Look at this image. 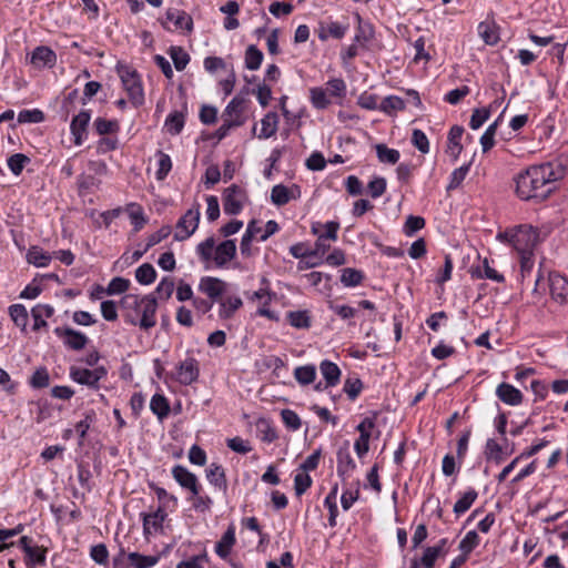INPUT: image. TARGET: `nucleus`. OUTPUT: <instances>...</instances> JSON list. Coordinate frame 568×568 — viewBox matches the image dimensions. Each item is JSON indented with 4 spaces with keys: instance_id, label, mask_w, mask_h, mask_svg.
Masks as SVG:
<instances>
[{
    "instance_id": "c756f323",
    "label": "nucleus",
    "mask_w": 568,
    "mask_h": 568,
    "mask_svg": "<svg viewBox=\"0 0 568 568\" xmlns=\"http://www.w3.org/2000/svg\"><path fill=\"white\" fill-rule=\"evenodd\" d=\"M54 310L51 305L48 304H38L31 310V315L34 320L33 329L39 331L42 327H45L48 323L44 321V317L49 318L53 315Z\"/></svg>"
},
{
    "instance_id": "dca6fc26",
    "label": "nucleus",
    "mask_w": 568,
    "mask_h": 568,
    "mask_svg": "<svg viewBox=\"0 0 568 568\" xmlns=\"http://www.w3.org/2000/svg\"><path fill=\"white\" fill-rule=\"evenodd\" d=\"M90 119L91 113L89 110H82L72 119L70 130L73 135V142L75 145H81L83 143V138L87 133Z\"/></svg>"
},
{
    "instance_id": "393cba45",
    "label": "nucleus",
    "mask_w": 568,
    "mask_h": 568,
    "mask_svg": "<svg viewBox=\"0 0 568 568\" xmlns=\"http://www.w3.org/2000/svg\"><path fill=\"white\" fill-rule=\"evenodd\" d=\"M464 134V128L460 125H453L447 136V152L456 160L463 151L460 143Z\"/></svg>"
},
{
    "instance_id": "ea45409f",
    "label": "nucleus",
    "mask_w": 568,
    "mask_h": 568,
    "mask_svg": "<svg viewBox=\"0 0 568 568\" xmlns=\"http://www.w3.org/2000/svg\"><path fill=\"white\" fill-rule=\"evenodd\" d=\"M128 559L134 568H151L159 561L156 556H145L140 552H129Z\"/></svg>"
},
{
    "instance_id": "bf43d9fd",
    "label": "nucleus",
    "mask_w": 568,
    "mask_h": 568,
    "mask_svg": "<svg viewBox=\"0 0 568 568\" xmlns=\"http://www.w3.org/2000/svg\"><path fill=\"white\" fill-rule=\"evenodd\" d=\"M497 128H498V120H496L495 122L489 124L488 128L486 129V131L484 132V134L481 135L480 144H481V149H483L484 153L491 150L493 146L495 145V134L497 132Z\"/></svg>"
},
{
    "instance_id": "6e6d98bb",
    "label": "nucleus",
    "mask_w": 568,
    "mask_h": 568,
    "mask_svg": "<svg viewBox=\"0 0 568 568\" xmlns=\"http://www.w3.org/2000/svg\"><path fill=\"white\" fill-rule=\"evenodd\" d=\"M271 200L277 206L287 204L291 200L290 190L283 184L274 185L271 192Z\"/></svg>"
},
{
    "instance_id": "0e129e2a",
    "label": "nucleus",
    "mask_w": 568,
    "mask_h": 568,
    "mask_svg": "<svg viewBox=\"0 0 568 568\" xmlns=\"http://www.w3.org/2000/svg\"><path fill=\"white\" fill-rule=\"evenodd\" d=\"M412 143L413 145L423 154H426L429 152V141L426 134L419 130L414 129L412 134Z\"/></svg>"
},
{
    "instance_id": "1a4fd4ad",
    "label": "nucleus",
    "mask_w": 568,
    "mask_h": 568,
    "mask_svg": "<svg viewBox=\"0 0 568 568\" xmlns=\"http://www.w3.org/2000/svg\"><path fill=\"white\" fill-rule=\"evenodd\" d=\"M336 457L337 475L344 484H347L356 469L355 460L351 455L349 442L346 440L342 446H339Z\"/></svg>"
},
{
    "instance_id": "9b49d317",
    "label": "nucleus",
    "mask_w": 568,
    "mask_h": 568,
    "mask_svg": "<svg viewBox=\"0 0 568 568\" xmlns=\"http://www.w3.org/2000/svg\"><path fill=\"white\" fill-rule=\"evenodd\" d=\"M548 282L551 298L560 305L567 304L568 278L557 272H551L549 273Z\"/></svg>"
},
{
    "instance_id": "423d86ee",
    "label": "nucleus",
    "mask_w": 568,
    "mask_h": 568,
    "mask_svg": "<svg viewBox=\"0 0 568 568\" xmlns=\"http://www.w3.org/2000/svg\"><path fill=\"white\" fill-rule=\"evenodd\" d=\"M200 216V204L196 203L179 219L175 225L174 240L182 242L189 239L196 231Z\"/></svg>"
},
{
    "instance_id": "4be33fe9",
    "label": "nucleus",
    "mask_w": 568,
    "mask_h": 568,
    "mask_svg": "<svg viewBox=\"0 0 568 568\" xmlns=\"http://www.w3.org/2000/svg\"><path fill=\"white\" fill-rule=\"evenodd\" d=\"M168 514L163 507H159L152 514H143V534L148 536L151 534V527L154 530L162 529L163 523L166 519Z\"/></svg>"
},
{
    "instance_id": "680f3d73",
    "label": "nucleus",
    "mask_w": 568,
    "mask_h": 568,
    "mask_svg": "<svg viewBox=\"0 0 568 568\" xmlns=\"http://www.w3.org/2000/svg\"><path fill=\"white\" fill-rule=\"evenodd\" d=\"M312 478L306 471L297 473L294 477L296 496H302L312 486Z\"/></svg>"
},
{
    "instance_id": "8fccbe9b",
    "label": "nucleus",
    "mask_w": 568,
    "mask_h": 568,
    "mask_svg": "<svg viewBox=\"0 0 568 568\" xmlns=\"http://www.w3.org/2000/svg\"><path fill=\"white\" fill-rule=\"evenodd\" d=\"M169 54L178 71L184 70L190 62V55L181 47H171Z\"/></svg>"
},
{
    "instance_id": "f3484780",
    "label": "nucleus",
    "mask_w": 568,
    "mask_h": 568,
    "mask_svg": "<svg viewBox=\"0 0 568 568\" xmlns=\"http://www.w3.org/2000/svg\"><path fill=\"white\" fill-rule=\"evenodd\" d=\"M402 95L393 94V111H402L407 108V105L420 106L422 101L419 93L413 89H397Z\"/></svg>"
},
{
    "instance_id": "e433bc0d",
    "label": "nucleus",
    "mask_w": 568,
    "mask_h": 568,
    "mask_svg": "<svg viewBox=\"0 0 568 568\" xmlns=\"http://www.w3.org/2000/svg\"><path fill=\"white\" fill-rule=\"evenodd\" d=\"M128 212L131 223L133 224L134 231L139 232L140 230H142L145 223L148 222L142 206L136 203H130L128 205Z\"/></svg>"
},
{
    "instance_id": "4d7b16f0",
    "label": "nucleus",
    "mask_w": 568,
    "mask_h": 568,
    "mask_svg": "<svg viewBox=\"0 0 568 568\" xmlns=\"http://www.w3.org/2000/svg\"><path fill=\"white\" fill-rule=\"evenodd\" d=\"M93 124L99 135L116 133L120 129L116 120H106L104 118L95 119Z\"/></svg>"
},
{
    "instance_id": "2eb2a0df",
    "label": "nucleus",
    "mask_w": 568,
    "mask_h": 568,
    "mask_svg": "<svg viewBox=\"0 0 568 568\" xmlns=\"http://www.w3.org/2000/svg\"><path fill=\"white\" fill-rule=\"evenodd\" d=\"M199 290L212 301H220L226 291V283L221 278L204 276L201 278Z\"/></svg>"
},
{
    "instance_id": "9d476101",
    "label": "nucleus",
    "mask_w": 568,
    "mask_h": 568,
    "mask_svg": "<svg viewBox=\"0 0 568 568\" xmlns=\"http://www.w3.org/2000/svg\"><path fill=\"white\" fill-rule=\"evenodd\" d=\"M200 376L199 361L192 356L186 357L176 366L174 378L181 385L189 386L195 383Z\"/></svg>"
},
{
    "instance_id": "0eeeda50",
    "label": "nucleus",
    "mask_w": 568,
    "mask_h": 568,
    "mask_svg": "<svg viewBox=\"0 0 568 568\" xmlns=\"http://www.w3.org/2000/svg\"><path fill=\"white\" fill-rule=\"evenodd\" d=\"M246 192L236 184L226 187L223 193L224 213L229 215H237L243 210Z\"/></svg>"
},
{
    "instance_id": "a18cd8bd",
    "label": "nucleus",
    "mask_w": 568,
    "mask_h": 568,
    "mask_svg": "<svg viewBox=\"0 0 568 568\" xmlns=\"http://www.w3.org/2000/svg\"><path fill=\"white\" fill-rule=\"evenodd\" d=\"M321 223H313L312 232L317 235L314 250H311L312 257H323L329 248V245L325 243V236L320 235Z\"/></svg>"
},
{
    "instance_id": "f03ea898",
    "label": "nucleus",
    "mask_w": 568,
    "mask_h": 568,
    "mask_svg": "<svg viewBox=\"0 0 568 568\" xmlns=\"http://www.w3.org/2000/svg\"><path fill=\"white\" fill-rule=\"evenodd\" d=\"M125 323L149 331L156 325L158 301L153 294L140 297L136 294H126L120 301Z\"/></svg>"
},
{
    "instance_id": "c03bdc74",
    "label": "nucleus",
    "mask_w": 568,
    "mask_h": 568,
    "mask_svg": "<svg viewBox=\"0 0 568 568\" xmlns=\"http://www.w3.org/2000/svg\"><path fill=\"white\" fill-rule=\"evenodd\" d=\"M364 280L362 271L356 268L346 267L342 270L341 282L344 286L352 287L357 286Z\"/></svg>"
},
{
    "instance_id": "c85d7f7f",
    "label": "nucleus",
    "mask_w": 568,
    "mask_h": 568,
    "mask_svg": "<svg viewBox=\"0 0 568 568\" xmlns=\"http://www.w3.org/2000/svg\"><path fill=\"white\" fill-rule=\"evenodd\" d=\"M478 493L474 488H468L465 493L460 494V497L454 505L453 511L459 517L464 515L476 501Z\"/></svg>"
},
{
    "instance_id": "4468645a",
    "label": "nucleus",
    "mask_w": 568,
    "mask_h": 568,
    "mask_svg": "<svg viewBox=\"0 0 568 568\" xmlns=\"http://www.w3.org/2000/svg\"><path fill=\"white\" fill-rule=\"evenodd\" d=\"M169 22H172L175 29L186 30L191 32L193 30V19L185 11L180 9H168L165 12V20L161 23L164 29L171 30Z\"/></svg>"
},
{
    "instance_id": "338daca9",
    "label": "nucleus",
    "mask_w": 568,
    "mask_h": 568,
    "mask_svg": "<svg viewBox=\"0 0 568 568\" xmlns=\"http://www.w3.org/2000/svg\"><path fill=\"white\" fill-rule=\"evenodd\" d=\"M490 116V110L487 108L475 109L470 116L469 126L478 130Z\"/></svg>"
},
{
    "instance_id": "a878e982",
    "label": "nucleus",
    "mask_w": 568,
    "mask_h": 568,
    "mask_svg": "<svg viewBox=\"0 0 568 568\" xmlns=\"http://www.w3.org/2000/svg\"><path fill=\"white\" fill-rule=\"evenodd\" d=\"M70 378L80 385L88 386L89 388H92L95 390H98L100 388V385H97V382L93 377L92 371L89 368L71 366L70 367Z\"/></svg>"
},
{
    "instance_id": "13d9d810",
    "label": "nucleus",
    "mask_w": 568,
    "mask_h": 568,
    "mask_svg": "<svg viewBox=\"0 0 568 568\" xmlns=\"http://www.w3.org/2000/svg\"><path fill=\"white\" fill-rule=\"evenodd\" d=\"M30 386L40 389L48 387L50 384V375L45 367H39L36 369V372L32 374L30 378Z\"/></svg>"
},
{
    "instance_id": "09e8293b",
    "label": "nucleus",
    "mask_w": 568,
    "mask_h": 568,
    "mask_svg": "<svg viewBox=\"0 0 568 568\" xmlns=\"http://www.w3.org/2000/svg\"><path fill=\"white\" fill-rule=\"evenodd\" d=\"M485 454L487 459L493 460L496 464H500L504 460L503 447L493 438L487 439L485 446Z\"/></svg>"
},
{
    "instance_id": "72a5a7b5",
    "label": "nucleus",
    "mask_w": 568,
    "mask_h": 568,
    "mask_svg": "<svg viewBox=\"0 0 568 568\" xmlns=\"http://www.w3.org/2000/svg\"><path fill=\"white\" fill-rule=\"evenodd\" d=\"M9 315L13 323L21 328L22 332L27 331L29 321L28 311L22 304H13L9 307Z\"/></svg>"
},
{
    "instance_id": "774afa93",
    "label": "nucleus",
    "mask_w": 568,
    "mask_h": 568,
    "mask_svg": "<svg viewBox=\"0 0 568 568\" xmlns=\"http://www.w3.org/2000/svg\"><path fill=\"white\" fill-rule=\"evenodd\" d=\"M90 557L98 565H106L109 559V550L104 544H98L91 547Z\"/></svg>"
},
{
    "instance_id": "f8f14e48",
    "label": "nucleus",
    "mask_w": 568,
    "mask_h": 568,
    "mask_svg": "<svg viewBox=\"0 0 568 568\" xmlns=\"http://www.w3.org/2000/svg\"><path fill=\"white\" fill-rule=\"evenodd\" d=\"M54 334L63 339V344L73 351H81L88 343V337L71 327H55Z\"/></svg>"
},
{
    "instance_id": "37998d69",
    "label": "nucleus",
    "mask_w": 568,
    "mask_h": 568,
    "mask_svg": "<svg viewBox=\"0 0 568 568\" xmlns=\"http://www.w3.org/2000/svg\"><path fill=\"white\" fill-rule=\"evenodd\" d=\"M184 115L181 112L174 111L170 113L165 120V128L172 135L181 133L184 128Z\"/></svg>"
},
{
    "instance_id": "69168bd1",
    "label": "nucleus",
    "mask_w": 568,
    "mask_h": 568,
    "mask_svg": "<svg viewBox=\"0 0 568 568\" xmlns=\"http://www.w3.org/2000/svg\"><path fill=\"white\" fill-rule=\"evenodd\" d=\"M470 93V89L469 87L467 85H462L459 88H456L454 90H450L449 92H447L444 97V101L452 104V105H456L458 104L466 95H468Z\"/></svg>"
},
{
    "instance_id": "c9c22d12",
    "label": "nucleus",
    "mask_w": 568,
    "mask_h": 568,
    "mask_svg": "<svg viewBox=\"0 0 568 568\" xmlns=\"http://www.w3.org/2000/svg\"><path fill=\"white\" fill-rule=\"evenodd\" d=\"M294 377L301 385H310L316 378V367L312 364L297 366L294 369Z\"/></svg>"
},
{
    "instance_id": "6e6552de",
    "label": "nucleus",
    "mask_w": 568,
    "mask_h": 568,
    "mask_svg": "<svg viewBox=\"0 0 568 568\" xmlns=\"http://www.w3.org/2000/svg\"><path fill=\"white\" fill-rule=\"evenodd\" d=\"M246 100L244 97L235 95L223 111L222 119L227 120L234 128L242 126L247 116L245 115Z\"/></svg>"
},
{
    "instance_id": "7c9ffc66",
    "label": "nucleus",
    "mask_w": 568,
    "mask_h": 568,
    "mask_svg": "<svg viewBox=\"0 0 568 568\" xmlns=\"http://www.w3.org/2000/svg\"><path fill=\"white\" fill-rule=\"evenodd\" d=\"M150 409L160 420L170 414V404L168 398L162 394H154L150 402Z\"/></svg>"
},
{
    "instance_id": "bb28decb",
    "label": "nucleus",
    "mask_w": 568,
    "mask_h": 568,
    "mask_svg": "<svg viewBox=\"0 0 568 568\" xmlns=\"http://www.w3.org/2000/svg\"><path fill=\"white\" fill-rule=\"evenodd\" d=\"M320 369L325 379V387H333L339 383L341 369L335 363L324 359L320 364Z\"/></svg>"
},
{
    "instance_id": "79ce46f5",
    "label": "nucleus",
    "mask_w": 568,
    "mask_h": 568,
    "mask_svg": "<svg viewBox=\"0 0 568 568\" xmlns=\"http://www.w3.org/2000/svg\"><path fill=\"white\" fill-rule=\"evenodd\" d=\"M469 170H470V163L464 164V165L455 169L450 173L449 182L446 186V190L449 192V191L458 189L462 185V183L464 182V180L466 179Z\"/></svg>"
},
{
    "instance_id": "aec40b11",
    "label": "nucleus",
    "mask_w": 568,
    "mask_h": 568,
    "mask_svg": "<svg viewBox=\"0 0 568 568\" xmlns=\"http://www.w3.org/2000/svg\"><path fill=\"white\" fill-rule=\"evenodd\" d=\"M447 544L446 538H442L437 545L427 547L420 558V565L424 568H434L436 560L445 555V546Z\"/></svg>"
},
{
    "instance_id": "20e7f679",
    "label": "nucleus",
    "mask_w": 568,
    "mask_h": 568,
    "mask_svg": "<svg viewBox=\"0 0 568 568\" xmlns=\"http://www.w3.org/2000/svg\"><path fill=\"white\" fill-rule=\"evenodd\" d=\"M496 239L511 245L517 253L534 252L538 241L539 232L529 224H520L498 232Z\"/></svg>"
},
{
    "instance_id": "5fc2aeb1",
    "label": "nucleus",
    "mask_w": 568,
    "mask_h": 568,
    "mask_svg": "<svg viewBox=\"0 0 568 568\" xmlns=\"http://www.w3.org/2000/svg\"><path fill=\"white\" fill-rule=\"evenodd\" d=\"M156 156L159 158V169L155 173V178L158 181H163L172 169V161L170 155L161 150L156 152Z\"/></svg>"
},
{
    "instance_id": "412c9836",
    "label": "nucleus",
    "mask_w": 568,
    "mask_h": 568,
    "mask_svg": "<svg viewBox=\"0 0 568 568\" xmlns=\"http://www.w3.org/2000/svg\"><path fill=\"white\" fill-rule=\"evenodd\" d=\"M206 478L214 487L222 490L224 494L227 491V479L224 468L215 463H212L206 469Z\"/></svg>"
},
{
    "instance_id": "b1692460",
    "label": "nucleus",
    "mask_w": 568,
    "mask_h": 568,
    "mask_svg": "<svg viewBox=\"0 0 568 568\" xmlns=\"http://www.w3.org/2000/svg\"><path fill=\"white\" fill-rule=\"evenodd\" d=\"M235 528L231 525L215 545V552L217 556L222 559L227 558L231 554L232 547L235 545Z\"/></svg>"
},
{
    "instance_id": "49530a36",
    "label": "nucleus",
    "mask_w": 568,
    "mask_h": 568,
    "mask_svg": "<svg viewBox=\"0 0 568 568\" xmlns=\"http://www.w3.org/2000/svg\"><path fill=\"white\" fill-rule=\"evenodd\" d=\"M263 61V53L255 45L251 44L245 51V67L248 70H257Z\"/></svg>"
},
{
    "instance_id": "7ed1b4c3",
    "label": "nucleus",
    "mask_w": 568,
    "mask_h": 568,
    "mask_svg": "<svg viewBox=\"0 0 568 568\" xmlns=\"http://www.w3.org/2000/svg\"><path fill=\"white\" fill-rule=\"evenodd\" d=\"M196 253L206 267L214 263L215 267L223 268L235 257L236 243L235 240H225L215 246V239L210 236L197 244Z\"/></svg>"
},
{
    "instance_id": "e2e57ef3",
    "label": "nucleus",
    "mask_w": 568,
    "mask_h": 568,
    "mask_svg": "<svg viewBox=\"0 0 568 568\" xmlns=\"http://www.w3.org/2000/svg\"><path fill=\"white\" fill-rule=\"evenodd\" d=\"M44 120V113L39 109L22 110L18 114L19 123H40Z\"/></svg>"
},
{
    "instance_id": "2f4dec72",
    "label": "nucleus",
    "mask_w": 568,
    "mask_h": 568,
    "mask_svg": "<svg viewBox=\"0 0 568 568\" xmlns=\"http://www.w3.org/2000/svg\"><path fill=\"white\" fill-rule=\"evenodd\" d=\"M478 34L488 45H495L499 41L497 27L494 22L483 21L478 24Z\"/></svg>"
},
{
    "instance_id": "864d4df0",
    "label": "nucleus",
    "mask_w": 568,
    "mask_h": 568,
    "mask_svg": "<svg viewBox=\"0 0 568 568\" xmlns=\"http://www.w3.org/2000/svg\"><path fill=\"white\" fill-rule=\"evenodd\" d=\"M29 162L30 159L23 153L12 154L7 161L9 170L14 175H20Z\"/></svg>"
},
{
    "instance_id": "3c124183",
    "label": "nucleus",
    "mask_w": 568,
    "mask_h": 568,
    "mask_svg": "<svg viewBox=\"0 0 568 568\" xmlns=\"http://www.w3.org/2000/svg\"><path fill=\"white\" fill-rule=\"evenodd\" d=\"M425 226V219L417 215H408L404 225H403V233L406 236H413L415 233L424 229Z\"/></svg>"
},
{
    "instance_id": "a211bd4d",
    "label": "nucleus",
    "mask_w": 568,
    "mask_h": 568,
    "mask_svg": "<svg viewBox=\"0 0 568 568\" xmlns=\"http://www.w3.org/2000/svg\"><path fill=\"white\" fill-rule=\"evenodd\" d=\"M496 396L506 405L517 406L523 402V393L508 383H500L496 388Z\"/></svg>"
},
{
    "instance_id": "6ab92c4d",
    "label": "nucleus",
    "mask_w": 568,
    "mask_h": 568,
    "mask_svg": "<svg viewBox=\"0 0 568 568\" xmlns=\"http://www.w3.org/2000/svg\"><path fill=\"white\" fill-rule=\"evenodd\" d=\"M30 62L37 68H52L57 62V54L49 47H37L31 54Z\"/></svg>"
},
{
    "instance_id": "603ef678",
    "label": "nucleus",
    "mask_w": 568,
    "mask_h": 568,
    "mask_svg": "<svg viewBox=\"0 0 568 568\" xmlns=\"http://www.w3.org/2000/svg\"><path fill=\"white\" fill-rule=\"evenodd\" d=\"M288 323L295 328H308L311 320L307 311H292L287 314Z\"/></svg>"
},
{
    "instance_id": "5701e85b",
    "label": "nucleus",
    "mask_w": 568,
    "mask_h": 568,
    "mask_svg": "<svg viewBox=\"0 0 568 568\" xmlns=\"http://www.w3.org/2000/svg\"><path fill=\"white\" fill-rule=\"evenodd\" d=\"M471 276L477 278H487L496 283H503L505 281L504 275L490 265L488 258H484L480 264L473 270Z\"/></svg>"
},
{
    "instance_id": "f704fd0d",
    "label": "nucleus",
    "mask_w": 568,
    "mask_h": 568,
    "mask_svg": "<svg viewBox=\"0 0 568 568\" xmlns=\"http://www.w3.org/2000/svg\"><path fill=\"white\" fill-rule=\"evenodd\" d=\"M480 544V537L476 530L468 531L465 537L459 542V550L462 554L459 556H464L465 560H467L468 555Z\"/></svg>"
},
{
    "instance_id": "ddd939ff",
    "label": "nucleus",
    "mask_w": 568,
    "mask_h": 568,
    "mask_svg": "<svg viewBox=\"0 0 568 568\" xmlns=\"http://www.w3.org/2000/svg\"><path fill=\"white\" fill-rule=\"evenodd\" d=\"M172 476L182 488L189 489L193 496L199 495L201 486L199 484L197 477L186 467L182 465H175L172 468Z\"/></svg>"
},
{
    "instance_id": "a19ab883",
    "label": "nucleus",
    "mask_w": 568,
    "mask_h": 568,
    "mask_svg": "<svg viewBox=\"0 0 568 568\" xmlns=\"http://www.w3.org/2000/svg\"><path fill=\"white\" fill-rule=\"evenodd\" d=\"M27 261L38 267H44L50 263L51 256L40 247L32 246L27 253Z\"/></svg>"
},
{
    "instance_id": "39448f33",
    "label": "nucleus",
    "mask_w": 568,
    "mask_h": 568,
    "mask_svg": "<svg viewBox=\"0 0 568 568\" xmlns=\"http://www.w3.org/2000/svg\"><path fill=\"white\" fill-rule=\"evenodd\" d=\"M116 73L121 79L123 89L128 93L130 102L139 108L144 103V91L142 80L138 71L125 63L118 62Z\"/></svg>"
},
{
    "instance_id": "cd10ccee",
    "label": "nucleus",
    "mask_w": 568,
    "mask_h": 568,
    "mask_svg": "<svg viewBox=\"0 0 568 568\" xmlns=\"http://www.w3.org/2000/svg\"><path fill=\"white\" fill-rule=\"evenodd\" d=\"M219 316L222 320H230L235 312L243 306V301L239 296H227L220 301Z\"/></svg>"
},
{
    "instance_id": "473e14b6",
    "label": "nucleus",
    "mask_w": 568,
    "mask_h": 568,
    "mask_svg": "<svg viewBox=\"0 0 568 568\" xmlns=\"http://www.w3.org/2000/svg\"><path fill=\"white\" fill-rule=\"evenodd\" d=\"M262 129L258 139H268L277 131L278 115L275 112H268L261 120Z\"/></svg>"
},
{
    "instance_id": "58836bf2",
    "label": "nucleus",
    "mask_w": 568,
    "mask_h": 568,
    "mask_svg": "<svg viewBox=\"0 0 568 568\" xmlns=\"http://www.w3.org/2000/svg\"><path fill=\"white\" fill-rule=\"evenodd\" d=\"M337 490H338V487L336 484V485H334V487L332 488V490L328 493V495L326 496V498L324 500V505L328 509V513H329L328 524L331 527L336 526V517L338 514L337 504H336Z\"/></svg>"
},
{
    "instance_id": "f257e3e1",
    "label": "nucleus",
    "mask_w": 568,
    "mask_h": 568,
    "mask_svg": "<svg viewBox=\"0 0 568 568\" xmlns=\"http://www.w3.org/2000/svg\"><path fill=\"white\" fill-rule=\"evenodd\" d=\"M565 174L566 168L558 161L530 165L514 178L515 193L523 201L540 203L556 191Z\"/></svg>"
},
{
    "instance_id": "052dcab7",
    "label": "nucleus",
    "mask_w": 568,
    "mask_h": 568,
    "mask_svg": "<svg viewBox=\"0 0 568 568\" xmlns=\"http://www.w3.org/2000/svg\"><path fill=\"white\" fill-rule=\"evenodd\" d=\"M174 287L175 284L173 278L170 276H165L158 284L155 293L159 295L161 300L166 301L172 296Z\"/></svg>"
},
{
    "instance_id": "de8ad7c7",
    "label": "nucleus",
    "mask_w": 568,
    "mask_h": 568,
    "mask_svg": "<svg viewBox=\"0 0 568 568\" xmlns=\"http://www.w3.org/2000/svg\"><path fill=\"white\" fill-rule=\"evenodd\" d=\"M310 98L313 106L318 110H324L331 104L326 91L320 87L310 90Z\"/></svg>"
},
{
    "instance_id": "4c0bfd02",
    "label": "nucleus",
    "mask_w": 568,
    "mask_h": 568,
    "mask_svg": "<svg viewBox=\"0 0 568 568\" xmlns=\"http://www.w3.org/2000/svg\"><path fill=\"white\" fill-rule=\"evenodd\" d=\"M156 278V271L150 263H143L135 270V280L142 285H150Z\"/></svg>"
}]
</instances>
